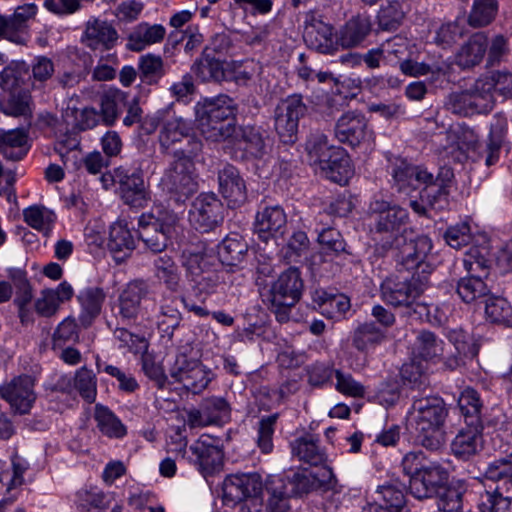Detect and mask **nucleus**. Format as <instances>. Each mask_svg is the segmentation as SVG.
<instances>
[{"instance_id": "49", "label": "nucleus", "mask_w": 512, "mask_h": 512, "mask_svg": "<svg viewBox=\"0 0 512 512\" xmlns=\"http://www.w3.org/2000/svg\"><path fill=\"white\" fill-rule=\"evenodd\" d=\"M94 418L102 434L110 438H121L126 434L125 426L108 408L96 405Z\"/></svg>"}, {"instance_id": "60", "label": "nucleus", "mask_w": 512, "mask_h": 512, "mask_svg": "<svg viewBox=\"0 0 512 512\" xmlns=\"http://www.w3.org/2000/svg\"><path fill=\"white\" fill-rule=\"evenodd\" d=\"M10 93V98L3 107V112L14 117L31 115L32 97L30 91H14Z\"/></svg>"}, {"instance_id": "50", "label": "nucleus", "mask_w": 512, "mask_h": 512, "mask_svg": "<svg viewBox=\"0 0 512 512\" xmlns=\"http://www.w3.org/2000/svg\"><path fill=\"white\" fill-rule=\"evenodd\" d=\"M463 265L469 275L487 278L490 272V260L486 247H471L465 254Z\"/></svg>"}, {"instance_id": "15", "label": "nucleus", "mask_w": 512, "mask_h": 512, "mask_svg": "<svg viewBox=\"0 0 512 512\" xmlns=\"http://www.w3.org/2000/svg\"><path fill=\"white\" fill-rule=\"evenodd\" d=\"M303 38L306 45L317 52L330 54L336 48L333 27L313 11L304 14Z\"/></svg>"}, {"instance_id": "17", "label": "nucleus", "mask_w": 512, "mask_h": 512, "mask_svg": "<svg viewBox=\"0 0 512 512\" xmlns=\"http://www.w3.org/2000/svg\"><path fill=\"white\" fill-rule=\"evenodd\" d=\"M334 132L341 143L357 146L366 140L369 134L368 123L361 112L348 111L337 120Z\"/></svg>"}, {"instance_id": "21", "label": "nucleus", "mask_w": 512, "mask_h": 512, "mask_svg": "<svg viewBox=\"0 0 512 512\" xmlns=\"http://www.w3.org/2000/svg\"><path fill=\"white\" fill-rule=\"evenodd\" d=\"M483 423L466 424L451 442L452 454L460 460H469L483 449Z\"/></svg>"}, {"instance_id": "29", "label": "nucleus", "mask_w": 512, "mask_h": 512, "mask_svg": "<svg viewBox=\"0 0 512 512\" xmlns=\"http://www.w3.org/2000/svg\"><path fill=\"white\" fill-rule=\"evenodd\" d=\"M166 35V29L161 24L141 22L129 33L126 48L130 51L140 52L146 47L160 43Z\"/></svg>"}, {"instance_id": "40", "label": "nucleus", "mask_w": 512, "mask_h": 512, "mask_svg": "<svg viewBox=\"0 0 512 512\" xmlns=\"http://www.w3.org/2000/svg\"><path fill=\"white\" fill-rule=\"evenodd\" d=\"M108 247L117 261L123 260L135 248V241L127 226L121 222L110 227Z\"/></svg>"}, {"instance_id": "37", "label": "nucleus", "mask_w": 512, "mask_h": 512, "mask_svg": "<svg viewBox=\"0 0 512 512\" xmlns=\"http://www.w3.org/2000/svg\"><path fill=\"white\" fill-rule=\"evenodd\" d=\"M27 152V135L23 130H0V154L5 159L19 161Z\"/></svg>"}, {"instance_id": "33", "label": "nucleus", "mask_w": 512, "mask_h": 512, "mask_svg": "<svg viewBox=\"0 0 512 512\" xmlns=\"http://www.w3.org/2000/svg\"><path fill=\"white\" fill-rule=\"evenodd\" d=\"M318 168L327 179L340 185L346 184L353 174L351 160L342 148Z\"/></svg>"}, {"instance_id": "23", "label": "nucleus", "mask_w": 512, "mask_h": 512, "mask_svg": "<svg viewBox=\"0 0 512 512\" xmlns=\"http://www.w3.org/2000/svg\"><path fill=\"white\" fill-rule=\"evenodd\" d=\"M219 192L228 201V204L236 207L246 201V184L238 169L231 164H226L218 171Z\"/></svg>"}, {"instance_id": "3", "label": "nucleus", "mask_w": 512, "mask_h": 512, "mask_svg": "<svg viewBox=\"0 0 512 512\" xmlns=\"http://www.w3.org/2000/svg\"><path fill=\"white\" fill-rule=\"evenodd\" d=\"M426 288V277L390 275L382 282L380 291L385 303L395 308H406L411 314Z\"/></svg>"}, {"instance_id": "24", "label": "nucleus", "mask_w": 512, "mask_h": 512, "mask_svg": "<svg viewBox=\"0 0 512 512\" xmlns=\"http://www.w3.org/2000/svg\"><path fill=\"white\" fill-rule=\"evenodd\" d=\"M117 39L118 33L112 24L99 18H91L86 22L81 37L82 43L93 50L100 47L111 49Z\"/></svg>"}, {"instance_id": "34", "label": "nucleus", "mask_w": 512, "mask_h": 512, "mask_svg": "<svg viewBox=\"0 0 512 512\" xmlns=\"http://www.w3.org/2000/svg\"><path fill=\"white\" fill-rule=\"evenodd\" d=\"M247 252V242L237 233L229 234L218 245L219 261L230 267H237L242 264Z\"/></svg>"}, {"instance_id": "57", "label": "nucleus", "mask_w": 512, "mask_h": 512, "mask_svg": "<svg viewBox=\"0 0 512 512\" xmlns=\"http://www.w3.org/2000/svg\"><path fill=\"white\" fill-rule=\"evenodd\" d=\"M449 139L455 141L451 144L449 149L450 153H457L455 158L461 161L466 158V154L470 149H474L477 143V136L473 130L469 128H461L458 131H452L449 133Z\"/></svg>"}, {"instance_id": "8", "label": "nucleus", "mask_w": 512, "mask_h": 512, "mask_svg": "<svg viewBox=\"0 0 512 512\" xmlns=\"http://www.w3.org/2000/svg\"><path fill=\"white\" fill-rule=\"evenodd\" d=\"M224 214L225 207L215 193H200L191 204L188 220L195 230L208 233L223 223Z\"/></svg>"}, {"instance_id": "22", "label": "nucleus", "mask_w": 512, "mask_h": 512, "mask_svg": "<svg viewBox=\"0 0 512 512\" xmlns=\"http://www.w3.org/2000/svg\"><path fill=\"white\" fill-rule=\"evenodd\" d=\"M287 216L279 205L265 207L255 218V232L264 242L282 237L286 230Z\"/></svg>"}, {"instance_id": "53", "label": "nucleus", "mask_w": 512, "mask_h": 512, "mask_svg": "<svg viewBox=\"0 0 512 512\" xmlns=\"http://www.w3.org/2000/svg\"><path fill=\"white\" fill-rule=\"evenodd\" d=\"M207 50L208 49H206L203 56L193 64L192 71L202 81H221L224 78L222 63L214 57H210L206 53Z\"/></svg>"}, {"instance_id": "25", "label": "nucleus", "mask_w": 512, "mask_h": 512, "mask_svg": "<svg viewBox=\"0 0 512 512\" xmlns=\"http://www.w3.org/2000/svg\"><path fill=\"white\" fill-rule=\"evenodd\" d=\"M268 494L265 512H290L289 500L293 496V487L282 476H270L266 482Z\"/></svg>"}, {"instance_id": "6", "label": "nucleus", "mask_w": 512, "mask_h": 512, "mask_svg": "<svg viewBox=\"0 0 512 512\" xmlns=\"http://www.w3.org/2000/svg\"><path fill=\"white\" fill-rule=\"evenodd\" d=\"M155 304L150 286L143 280H134L120 291L115 304L116 317L123 322H134L147 314V305Z\"/></svg>"}, {"instance_id": "47", "label": "nucleus", "mask_w": 512, "mask_h": 512, "mask_svg": "<svg viewBox=\"0 0 512 512\" xmlns=\"http://www.w3.org/2000/svg\"><path fill=\"white\" fill-rule=\"evenodd\" d=\"M458 406L464 416L465 424L475 425L476 420L478 423H482V402L476 390L465 388L459 396Z\"/></svg>"}, {"instance_id": "27", "label": "nucleus", "mask_w": 512, "mask_h": 512, "mask_svg": "<svg viewBox=\"0 0 512 512\" xmlns=\"http://www.w3.org/2000/svg\"><path fill=\"white\" fill-rule=\"evenodd\" d=\"M238 106L228 95L205 98L195 105V115H206L212 119L233 122Z\"/></svg>"}, {"instance_id": "36", "label": "nucleus", "mask_w": 512, "mask_h": 512, "mask_svg": "<svg viewBox=\"0 0 512 512\" xmlns=\"http://www.w3.org/2000/svg\"><path fill=\"white\" fill-rule=\"evenodd\" d=\"M371 26L369 16H354L340 30L338 42L346 48L357 46L369 35Z\"/></svg>"}, {"instance_id": "32", "label": "nucleus", "mask_w": 512, "mask_h": 512, "mask_svg": "<svg viewBox=\"0 0 512 512\" xmlns=\"http://www.w3.org/2000/svg\"><path fill=\"white\" fill-rule=\"evenodd\" d=\"M191 130L189 123L182 118H173L164 122L158 136L162 152L174 151L180 144H183V139Z\"/></svg>"}, {"instance_id": "4", "label": "nucleus", "mask_w": 512, "mask_h": 512, "mask_svg": "<svg viewBox=\"0 0 512 512\" xmlns=\"http://www.w3.org/2000/svg\"><path fill=\"white\" fill-rule=\"evenodd\" d=\"M163 189L176 203H184L198 190L197 173L194 161L173 160L161 178Z\"/></svg>"}, {"instance_id": "45", "label": "nucleus", "mask_w": 512, "mask_h": 512, "mask_svg": "<svg viewBox=\"0 0 512 512\" xmlns=\"http://www.w3.org/2000/svg\"><path fill=\"white\" fill-rule=\"evenodd\" d=\"M413 165L406 159L397 157L391 161V175L394 187L399 193L409 195L414 191Z\"/></svg>"}, {"instance_id": "54", "label": "nucleus", "mask_w": 512, "mask_h": 512, "mask_svg": "<svg viewBox=\"0 0 512 512\" xmlns=\"http://www.w3.org/2000/svg\"><path fill=\"white\" fill-rule=\"evenodd\" d=\"M384 339L383 332L373 323L360 325L353 334V345L359 351H366Z\"/></svg>"}, {"instance_id": "9", "label": "nucleus", "mask_w": 512, "mask_h": 512, "mask_svg": "<svg viewBox=\"0 0 512 512\" xmlns=\"http://www.w3.org/2000/svg\"><path fill=\"white\" fill-rule=\"evenodd\" d=\"M169 374L175 382L194 394L205 390L215 377L213 371L199 360L189 359L183 354L176 357Z\"/></svg>"}, {"instance_id": "44", "label": "nucleus", "mask_w": 512, "mask_h": 512, "mask_svg": "<svg viewBox=\"0 0 512 512\" xmlns=\"http://www.w3.org/2000/svg\"><path fill=\"white\" fill-rule=\"evenodd\" d=\"M241 140L245 143V151L255 158L262 157L267 152V132L258 126L241 127Z\"/></svg>"}, {"instance_id": "43", "label": "nucleus", "mask_w": 512, "mask_h": 512, "mask_svg": "<svg viewBox=\"0 0 512 512\" xmlns=\"http://www.w3.org/2000/svg\"><path fill=\"white\" fill-rule=\"evenodd\" d=\"M484 277L469 275L461 278L457 283L456 292L465 303H473L478 299L488 296L490 289Z\"/></svg>"}, {"instance_id": "61", "label": "nucleus", "mask_w": 512, "mask_h": 512, "mask_svg": "<svg viewBox=\"0 0 512 512\" xmlns=\"http://www.w3.org/2000/svg\"><path fill=\"white\" fill-rule=\"evenodd\" d=\"M201 404L205 408L213 425L226 423L230 419L231 408L223 397H208L203 399Z\"/></svg>"}, {"instance_id": "12", "label": "nucleus", "mask_w": 512, "mask_h": 512, "mask_svg": "<svg viewBox=\"0 0 512 512\" xmlns=\"http://www.w3.org/2000/svg\"><path fill=\"white\" fill-rule=\"evenodd\" d=\"M369 213L374 220L375 234L386 235L387 243L391 245V240L397 239V234L408 221L406 209L390 205L384 200L372 201L369 205Z\"/></svg>"}, {"instance_id": "58", "label": "nucleus", "mask_w": 512, "mask_h": 512, "mask_svg": "<svg viewBox=\"0 0 512 512\" xmlns=\"http://www.w3.org/2000/svg\"><path fill=\"white\" fill-rule=\"evenodd\" d=\"M484 477L491 481L502 482L505 486H512V453L489 463Z\"/></svg>"}, {"instance_id": "2", "label": "nucleus", "mask_w": 512, "mask_h": 512, "mask_svg": "<svg viewBox=\"0 0 512 512\" xmlns=\"http://www.w3.org/2000/svg\"><path fill=\"white\" fill-rule=\"evenodd\" d=\"M443 352V342L434 333L422 330L418 333L412 347L413 359L410 363L403 365L401 370L402 378L413 385L421 388L428 385L425 375L426 366L423 361L432 360Z\"/></svg>"}, {"instance_id": "48", "label": "nucleus", "mask_w": 512, "mask_h": 512, "mask_svg": "<svg viewBox=\"0 0 512 512\" xmlns=\"http://www.w3.org/2000/svg\"><path fill=\"white\" fill-rule=\"evenodd\" d=\"M485 316L491 323L509 326L512 324V306L503 297L490 296L485 301Z\"/></svg>"}, {"instance_id": "1", "label": "nucleus", "mask_w": 512, "mask_h": 512, "mask_svg": "<svg viewBox=\"0 0 512 512\" xmlns=\"http://www.w3.org/2000/svg\"><path fill=\"white\" fill-rule=\"evenodd\" d=\"M449 410L437 395H412L408 421L415 432L417 443L429 451H438L445 444V422Z\"/></svg>"}, {"instance_id": "41", "label": "nucleus", "mask_w": 512, "mask_h": 512, "mask_svg": "<svg viewBox=\"0 0 512 512\" xmlns=\"http://www.w3.org/2000/svg\"><path fill=\"white\" fill-rule=\"evenodd\" d=\"M477 87L484 94L492 96L494 93L502 96L504 99L512 98V73L497 71L490 75L481 77L477 80Z\"/></svg>"}, {"instance_id": "26", "label": "nucleus", "mask_w": 512, "mask_h": 512, "mask_svg": "<svg viewBox=\"0 0 512 512\" xmlns=\"http://www.w3.org/2000/svg\"><path fill=\"white\" fill-rule=\"evenodd\" d=\"M0 88L4 91H31L35 89L32 82L30 66L24 61L12 62L0 73Z\"/></svg>"}, {"instance_id": "28", "label": "nucleus", "mask_w": 512, "mask_h": 512, "mask_svg": "<svg viewBox=\"0 0 512 512\" xmlns=\"http://www.w3.org/2000/svg\"><path fill=\"white\" fill-rule=\"evenodd\" d=\"M120 192L123 201L133 207H143L148 199L149 193L140 170H133L120 179Z\"/></svg>"}, {"instance_id": "51", "label": "nucleus", "mask_w": 512, "mask_h": 512, "mask_svg": "<svg viewBox=\"0 0 512 512\" xmlns=\"http://www.w3.org/2000/svg\"><path fill=\"white\" fill-rule=\"evenodd\" d=\"M140 78L149 85L157 84L165 75L164 62L160 56L146 54L139 59Z\"/></svg>"}, {"instance_id": "42", "label": "nucleus", "mask_w": 512, "mask_h": 512, "mask_svg": "<svg viewBox=\"0 0 512 512\" xmlns=\"http://www.w3.org/2000/svg\"><path fill=\"white\" fill-rule=\"evenodd\" d=\"M339 149L341 148L330 145L328 137L321 131L312 132L306 142V151L310 162L317 167L327 162V159Z\"/></svg>"}, {"instance_id": "39", "label": "nucleus", "mask_w": 512, "mask_h": 512, "mask_svg": "<svg viewBox=\"0 0 512 512\" xmlns=\"http://www.w3.org/2000/svg\"><path fill=\"white\" fill-rule=\"evenodd\" d=\"M508 120L501 114L497 113L493 116L490 123V132L487 142L486 165L491 166L499 159L500 150L504 144L507 134Z\"/></svg>"}, {"instance_id": "30", "label": "nucleus", "mask_w": 512, "mask_h": 512, "mask_svg": "<svg viewBox=\"0 0 512 512\" xmlns=\"http://www.w3.org/2000/svg\"><path fill=\"white\" fill-rule=\"evenodd\" d=\"M105 299L106 294L100 287H87L79 292L77 300L81 307L79 321L82 326H90L100 315Z\"/></svg>"}, {"instance_id": "62", "label": "nucleus", "mask_w": 512, "mask_h": 512, "mask_svg": "<svg viewBox=\"0 0 512 512\" xmlns=\"http://www.w3.org/2000/svg\"><path fill=\"white\" fill-rule=\"evenodd\" d=\"M404 12L398 2L383 6L377 16L379 28L383 31L396 30L402 23Z\"/></svg>"}, {"instance_id": "14", "label": "nucleus", "mask_w": 512, "mask_h": 512, "mask_svg": "<svg viewBox=\"0 0 512 512\" xmlns=\"http://www.w3.org/2000/svg\"><path fill=\"white\" fill-rule=\"evenodd\" d=\"M35 378L30 375H20L0 387V395L19 414H27L33 407L37 394L34 390Z\"/></svg>"}, {"instance_id": "52", "label": "nucleus", "mask_w": 512, "mask_h": 512, "mask_svg": "<svg viewBox=\"0 0 512 512\" xmlns=\"http://www.w3.org/2000/svg\"><path fill=\"white\" fill-rule=\"evenodd\" d=\"M25 222L32 228L48 234L56 219L55 214L43 206H30L23 210Z\"/></svg>"}, {"instance_id": "63", "label": "nucleus", "mask_w": 512, "mask_h": 512, "mask_svg": "<svg viewBox=\"0 0 512 512\" xmlns=\"http://www.w3.org/2000/svg\"><path fill=\"white\" fill-rule=\"evenodd\" d=\"M182 320L180 312L169 305H163L156 317V324L163 335L172 337L175 329Z\"/></svg>"}, {"instance_id": "5", "label": "nucleus", "mask_w": 512, "mask_h": 512, "mask_svg": "<svg viewBox=\"0 0 512 512\" xmlns=\"http://www.w3.org/2000/svg\"><path fill=\"white\" fill-rule=\"evenodd\" d=\"M302 289L303 281L296 268L286 270L273 283L268 301L278 321L282 322L288 319L291 307L300 300Z\"/></svg>"}, {"instance_id": "38", "label": "nucleus", "mask_w": 512, "mask_h": 512, "mask_svg": "<svg viewBox=\"0 0 512 512\" xmlns=\"http://www.w3.org/2000/svg\"><path fill=\"white\" fill-rule=\"evenodd\" d=\"M201 135L208 141L221 142L232 137L236 132L234 122L212 119L206 115H195Z\"/></svg>"}, {"instance_id": "64", "label": "nucleus", "mask_w": 512, "mask_h": 512, "mask_svg": "<svg viewBox=\"0 0 512 512\" xmlns=\"http://www.w3.org/2000/svg\"><path fill=\"white\" fill-rule=\"evenodd\" d=\"M441 492H437V507L441 512H460L462 509V493L459 489L446 484Z\"/></svg>"}, {"instance_id": "20", "label": "nucleus", "mask_w": 512, "mask_h": 512, "mask_svg": "<svg viewBox=\"0 0 512 512\" xmlns=\"http://www.w3.org/2000/svg\"><path fill=\"white\" fill-rule=\"evenodd\" d=\"M293 487V495L307 494L313 491H328L336 483L329 466H323L317 472L295 473L292 479L286 478Z\"/></svg>"}, {"instance_id": "19", "label": "nucleus", "mask_w": 512, "mask_h": 512, "mask_svg": "<svg viewBox=\"0 0 512 512\" xmlns=\"http://www.w3.org/2000/svg\"><path fill=\"white\" fill-rule=\"evenodd\" d=\"M432 248V240L428 236H417L404 245L400 251L399 263L406 270L421 269L422 272H428L431 270L428 260L431 257Z\"/></svg>"}, {"instance_id": "59", "label": "nucleus", "mask_w": 512, "mask_h": 512, "mask_svg": "<svg viewBox=\"0 0 512 512\" xmlns=\"http://www.w3.org/2000/svg\"><path fill=\"white\" fill-rule=\"evenodd\" d=\"M156 276L163 281L168 289L176 291L179 287L180 276L173 259L167 255L155 260Z\"/></svg>"}, {"instance_id": "10", "label": "nucleus", "mask_w": 512, "mask_h": 512, "mask_svg": "<svg viewBox=\"0 0 512 512\" xmlns=\"http://www.w3.org/2000/svg\"><path fill=\"white\" fill-rule=\"evenodd\" d=\"M306 112L307 106L299 94L290 95L278 103L274 111V125L282 142L295 141L299 120Z\"/></svg>"}, {"instance_id": "18", "label": "nucleus", "mask_w": 512, "mask_h": 512, "mask_svg": "<svg viewBox=\"0 0 512 512\" xmlns=\"http://www.w3.org/2000/svg\"><path fill=\"white\" fill-rule=\"evenodd\" d=\"M193 462L204 475H212L223 465V451L210 437L202 436L190 446Z\"/></svg>"}, {"instance_id": "7", "label": "nucleus", "mask_w": 512, "mask_h": 512, "mask_svg": "<svg viewBox=\"0 0 512 512\" xmlns=\"http://www.w3.org/2000/svg\"><path fill=\"white\" fill-rule=\"evenodd\" d=\"M177 221L175 213H168L162 218L143 214L138 219V239L144 244L145 249L161 253L167 248Z\"/></svg>"}, {"instance_id": "55", "label": "nucleus", "mask_w": 512, "mask_h": 512, "mask_svg": "<svg viewBox=\"0 0 512 512\" xmlns=\"http://www.w3.org/2000/svg\"><path fill=\"white\" fill-rule=\"evenodd\" d=\"M375 502L381 503L391 512H400L405 504L403 489L395 484H384L377 488Z\"/></svg>"}, {"instance_id": "46", "label": "nucleus", "mask_w": 512, "mask_h": 512, "mask_svg": "<svg viewBox=\"0 0 512 512\" xmlns=\"http://www.w3.org/2000/svg\"><path fill=\"white\" fill-rule=\"evenodd\" d=\"M497 13V0H474L467 21L473 28L485 27L495 19Z\"/></svg>"}, {"instance_id": "56", "label": "nucleus", "mask_w": 512, "mask_h": 512, "mask_svg": "<svg viewBox=\"0 0 512 512\" xmlns=\"http://www.w3.org/2000/svg\"><path fill=\"white\" fill-rule=\"evenodd\" d=\"M73 387L88 403L96 400L97 380L95 374L86 367L80 368L75 373Z\"/></svg>"}, {"instance_id": "16", "label": "nucleus", "mask_w": 512, "mask_h": 512, "mask_svg": "<svg viewBox=\"0 0 512 512\" xmlns=\"http://www.w3.org/2000/svg\"><path fill=\"white\" fill-rule=\"evenodd\" d=\"M262 491V480L257 473L233 474L223 482V498L227 503H239L255 498Z\"/></svg>"}, {"instance_id": "11", "label": "nucleus", "mask_w": 512, "mask_h": 512, "mask_svg": "<svg viewBox=\"0 0 512 512\" xmlns=\"http://www.w3.org/2000/svg\"><path fill=\"white\" fill-rule=\"evenodd\" d=\"M495 99L484 94L477 87V81L467 90L452 92L447 95L444 107L459 116H472L489 113L494 107Z\"/></svg>"}, {"instance_id": "31", "label": "nucleus", "mask_w": 512, "mask_h": 512, "mask_svg": "<svg viewBox=\"0 0 512 512\" xmlns=\"http://www.w3.org/2000/svg\"><path fill=\"white\" fill-rule=\"evenodd\" d=\"M292 454L298 457L299 461L310 466H327V455L320 446L319 440L311 435H306L295 439L291 443Z\"/></svg>"}, {"instance_id": "35", "label": "nucleus", "mask_w": 512, "mask_h": 512, "mask_svg": "<svg viewBox=\"0 0 512 512\" xmlns=\"http://www.w3.org/2000/svg\"><path fill=\"white\" fill-rule=\"evenodd\" d=\"M487 43L488 39L484 33L472 35L458 51L456 64L464 69L478 65L486 53Z\"/></svg>"}, {"instance_id": "13", "label": "nucleus", "mask_w": 512, "mask_h": 512, "mask_svg": "<svg viewBox=\"0 0 512 512\" xmlns=\"http://www.w3.org/2000/svg\"><path fill=\"white\" fill-rule=\"evenodd\" d=\"M449 472L438 461H430L427 466L409 479V491L417 499L431 498L448 484Z\"/></svg>"}]
</instances>
